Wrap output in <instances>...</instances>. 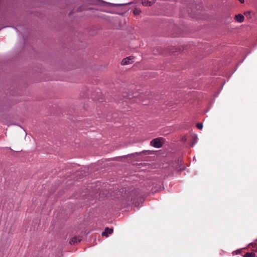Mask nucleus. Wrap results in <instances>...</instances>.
Here are the masks:
<instances>
[{
  "label": "nucleus",
  "mask_w": 257,
  "mask_h": 257,
  "mask_svg": "<svg viewBox=\"0 0 257 257\" xmlns=\"http://www.w3.org/2000/svg\"><path fill=\"white\" fill-rule=\"evenodd\" d=\"M163 138H157L151 141V145L156 148H160L162 146Z\"/></svg>",
  "instance_id": "nucleus-1"
},
{
  "label": "nucleus",
  "mask_w": 257,
  "mask_h": 257,
  "mask_svg": "<svg viewBox=\"0 0 257 257\" xmlns=\"http://www.w3.org/2000/svg\"><path fill=\"white\" fill-rule=\"evenodd\" d=\"M133 59V57L132 56H130L124 58L122 60L121 62V65H125L131 63V61Z\"/></svg>",
  "instance_id": "nucleus-2"
},
{
  "label": "nucleus",
  "mask_w": 257,
  "mask_h": 257,
  "mask_svg": "<svg viewBox=\"0 0 257 257\" xmlns=\"http://www.w3.org/2000/svg\"><path fill=\"white\" fill-rule=\"evenodd\" d=\"M81 240L79 237L74 236L70 240L69 243L71 244H75L80 242Z\"/></svg>",
  "instance_id": "nucleus-3"
},
{
  "label": "nucleus",
  "mask_w": 257,
  "mask_h": 257,
  "mask_svg": "<svg viewBox=\"0 0 257 257\" xmlns=\"http://www.w3.org/2000/svg\"><path fill=\"white\" fill-rule=\"evenodd\" d=\"M155 1L156 0H142V3L144 6L147 7L151 6Z\"/></svg>",
  "instance_id": "nucleus-4"
},
{
  "label": "nucleus",
  "mask_w": 257,
  "mask_h": 257,
  "mask_svg": "<svg viewBox=\"0 0 257 257\" xmlns=\"http://www.w3.org/2000/svg\"><path fill=\"white\" fill-rule=\"evenodd\" d=\"M112 232H113L112 228H109L108 227H106L105 228V231L102 233V235L107 237L108 236V234H111Z\"/></svg>",
  "instance_id": "nucleus-5"
},
{
  "label": "nucleus",
  "mask_w": 257,
  "mask_h": 257,
  "mask_svg": "<svg viewBox=\"0 0 257 257\" xmlns=\"http://www.w3.org/2000/svg\"><path fill=\"white\" fill-rule=\"evenodd\" d=\"M235 20L239 23H241L244 21V17L241 14H238L235 16Z\"/></svg>",
  "instance_id": "nucleus-6"
},
{
  "label": "nucleus",
  "mask_w": 257,
  "mask_h": 257,
  "mask_svg": "<svg viewBox=\"0 0 257 257\" xmlns=\"http://www.w3.org/2000/svg\"><path fill=\"white\" fill-rule=\"evenodd\" d=\"M255 254L254 252H247L244 255V257H254Z\"/></svg>",
  "instance_id": "nucleus-7"
},
{
  "label": "nucleus",
  "mask_w": 257,
  "mask_h": 257,
  "mask_svg": "<svg viewBox=\"0 0 257 257\" xmlns=\"http://www.w3.org/2000/svg\"><path fill=\"white\" fill-rule=\"evenodd\" d=\"M251 12H247L246 13H244V15L245 16L248 18H251Z\"/></svg>",
  "instance_id": "nucleus-8"
},
{
  "label": "nucleus",
  "mask_w": 257,
  "mask_h": 257,
  "mask_svg": "<svg viewBox=\"0 0 257 257\" xmlns=\"http://www.w3.org/2000/svg\"><path fill=\"white\" fill-rule=\"evenodd\" d=\"M140 13H141V11H140V10H138V9H135V10L134 11V15H139Z\"/></svg>",
  "instance_id": "nucleus-9"
},
{
  "label": "nucleus",
  "mask_w": 257,
  "mask_h": 257,
  "mask_svg": "<svg viewBox=\"0 0 257 257\" xmlns=\"http://www.w3.org/2000/svg\"><path fill=\"white\" fill-rule=\"evenodd\" d=\"M196 126L197 127L199 130H201L203 128V124L202 123H197Z\"/></svg>",
  "instance_id": "nucleus-10"
}]
</instances>
